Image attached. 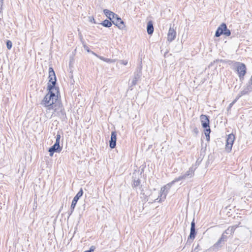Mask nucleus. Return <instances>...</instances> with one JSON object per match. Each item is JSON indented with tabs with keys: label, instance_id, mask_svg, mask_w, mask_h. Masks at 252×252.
<instances>
[{
	"label": "nucleus",
	"instance_id": "14",
	"mask_svg": "<svg viewBox=\"0 0 252 252\" xmlns=\"http://www.w3.org/2000/svg\"><path fill=\"white\" fill-rule=\"evenodd\" d=\"M62 148L60 147V145L54 144L49 149V152L50 153V156H52L54 152H60L62 151Z\"/></svg>",
	"mask_w": 252,
	"mask_h": 252
},
{
	"label": "nucleus",
	"instance_id": "22",
	"mask_svg": "<svg viewBox=\"0 0 252 252\" xmlns=\"http://www.w3.org/2000/svg\"><path fill=\"white\" fill-rule=\"evenodd\" d=\"M204 134L206 137V139L208 141L210 140V133L211 132V130L210 128V126L209 127L205 128Z\"/></svg>",
	"mask_w": 252,
	"mask_h": 252
},
{
	"label": "nucleus",
	"instance_id": "15",
	"mask_svg": "<svg viewBox=\"0 0 252 252\" xmlns=\"http://www.w3.org/2000/svg\"><path fill=\"white\" fill-rule=\"evenodd\" d=\"M238 226V225H237L230 226L226 230H225V231L224 232V233H225L226 234L232 235Z\"/></svg>",
	"mask_w": 252,
	"mask_h": 252
},
{
	"label": "nucleus",
	"instance_id": "1",
	"mask_svg": "<svg viewBox=\"0 0 252 252\" xmlns=\"http://www.w3.org/2000/svg\"><path fill=\"white\" fill-rule=\"evenodd\" d=\"M103 12L106 16L112 21V22L118 27L119 29L123 30L125 27L124 21L118 15L110 11L108 9H104Z\"/></svg>",
	"mask_w": 252,
	"mask_h": 252
},
{
	"label": "nucleus",
	"instance_id": "6",
	"mask_svg": "<svg viewBox=\"0 0 252 252\" xmlns=\"http://www.w3.org/2000/svg\"><path fill=\"white\" fill-rule=\"evenodd\" d=\"M237 71L240 80L244 79V77L246 73V65L243 63H238Z\"/></svg>",
	"mask_w": 252,
	"mask_h": 252
},
{
	"label": "nucleus",
	"instance_id": "25",
	"mask_svg": "<svg viewBox=\"0 0 252 252\" xmlns=\"http://www.w3.org/2000/svg\"><path fill=\"white\" fill-rule=\"evenodd\" d=\"M12 43L10 40H7L6 41V47L8 49L10 50L12 48Z\"/></svg>",
	"mask_w": 252,
	"mask_h": 252
},
{
	"label": "nucleus",
	"instance_id": "29",
	"mask_svg": "<svg viewBox=\"0 0 252 252\" xmlns=\"http://www.w3.org/2000/svg\"><path fill=\"white\" fill-rule=\"evenodd\" d=\"M95 249V248L94 246H92L90 248L89 250L86 251L84 252H93L94 251Z\"/></svg>",
	"mask_w": 252,
	"mask_h": 252
},
{
	"label": "nucleus",
	"instance_id": "4",
	"mask_svg": "<svg viewBox=\"0 0 252 252\" xmlns=\"http://www.w3.org/2000/svg\"><path fill=\"white\" fill-rule=\"evenodd\" d=\"M173 181L166 184L163 187L161 188L160 190L159 194L158 197L155 199V201L157 202H160L164 201L166 197L169 189H170L172 186L174 184Z\"/></svg>",
	"mask_w": 252,
	"mask_h": 252
},
{
	"label": "nucleus",
	"instance_id": "21",
	"mask_svg": "<svg viewBox=\"0 0 252 252\" xmlns=\"http://www.w3.org/2000/svg\"><path fill=\"white\" fill-rule=\"evenodd\" d=\"M100 24L105 27L109 28L112 26V22L108 20H105Z\"/></svg>",
	"mask_w": 252,
	"mask_h": 252
},
{
	"label": "nucleus",
	"instance_id": "19",
	"mask_svg": "<svg viewBox=\"0 0 252 252\" xmlns=\"http://www.w3.org/2000/svg\"><path fill=\"white\" fill-rule=\"evenodd\" d=\"M224 242H223L221 240H220V239L218 241V242L217 243H216L213 246V250H215V249H219V248H220L222 244H224Z\"/></svg>",
	"mask_w": 252,
	"mask_h": 252
},
{
	"label": "nucleus",
	"instance_id": "8",
	"mask_svg": "<svg viewBox=\"0 0 252 252\" xmlns=\"http://www.w3.org/2000/svg\"><path fill=\"white\" fill-rule=\"evenodd\" d=\"M83 194V189H80V190L78 191V192L77 193V194L74 196V197L72 201V203H71V207H70L71 210L70 213L69 214V216L71 215V214L72 213L78 200L82 196Z\"/></svg>",
	"mask_w": 252,
	"mask_h": 252
},
{
	"label": "nucleus",
	"instance_id": "26",
	"mask_svg": "<svg viewBox=\"0 0 252 252\" xmlns=\"http://www.w3.org/2000/svg\"><path fill=\"white\" fill-rule=\"evenodd\" d=\"M225 233H224V232L222 233L221 237L220 238V239L223 242H225L227 239V237L225 235Z\"/></svg>",
	"mask_w": 252,
	"mask_h": 252
},
{
	"label": "nucleus",
	"instance_id": "3",
	"mask_svg": "<svg viewBox=\"0 0 252 252\" xmlns=\"http://www.w3.org/2000/svg\"><path fill=\"white\" fill-rule=\"evenodd\" d=\"M49 82L48 83L47 88L49 91L54 90L58 93V89L55 87L56 84V77L53 68L50 67L49 68Z\"/></svg>",
	"mask_w": 252,
	"mask_h": 252
},
{
	"label": "nucleus",
	"instance_id": "13",
	"mask_svg": "<svg viewBox=\"0 0 252 252\" xmlns=\"http://www.w3.org/2000/svg\"><path fill=\"white\" fill-rule=\"evenodd\" d=\"M176 36V32L172 28H170L167 34V40L171 42L175 39Z\"/></svg>",
	"mask_w": 252,
	"mask_h": 252
},
{
	"label": "nucleus",
	"instance_id": "23",
	"mask_svg": "<svg viewBox=\"0 0 252 252\" xmlns=\"http://www.w3.org/2000/svg\"><path fill=\"white\" fill-rule=\"evenodd\" d=\"M140 184V181L139 179H138L137 180L134 179L133 184H132V187L133 188H136V187H138V186H139Z\"/></svg>",
	"mask_w": 252,
	"mask_h": 252
},
{
	"label": "nucleus",
	"instance_id": "16",
	"mask_svg": "<svg viewBox=\"0 0 252 252\" xmlns=\"http://www.w3.org/2000/svg\"><path fill=\"white\" fill-rule=\"evenodd\" d=\"M147 31L149 34H152L154 32V27L151 21L148 22L147 27Z\"/></svg>",
	"mask_w": 252,
	"mask_h": 252
},
{
	"label": "nucleus",
	"instance_id": "10",
	"mask_svg": "<svg viewBox=\"0 0 252 252\" xmlns=\"http://www.w3.org/2000/svg\"><path fill=\"white\" fill-rule=\"evenodd\" d=\"M195 223L194 222V219L191 222V227H190V232L189 235L188 237V241H189V239H191L192 241L194 240V239L196 235V231H195Z\"/></svg>",
	"mask_w": 252,
	"mask_h": 252
},
{
	"label": "nucleus",
	"instance_id": "2",
	"mask_svg": "<svg viewBox=\"0 0 252 252\" xmlns=\"http://www.w3.org/2000/svg\"><path fill=\"white\" fill-rule=\"evenodd\" d=\"M54 90L49 91V93L45 96L41 104L48 107L49 110L54 109V102L57 99Z\"/></svg>",
	"mask_w": 252,
	"mask_h": 252
},
{
	"label": "nucleus",
	"instance_id": "28",
	"mask_svg": "<svg viewBox=\"0 0 252 252\" xmlns=\"http://www.w3.org/2000/svg\"><path fill=\"white\" fill-rule=\"evenodd\" d=\"M200 250L199 245L197 244L191 252H198Z\"/></svg>",
	"mask_w": 252,
	"mask_h": 252
},
{
	"label": "nucleus",
	"instance_id": "32",
	"mask_svg": "<svg viewBox=\"0 0 252 252\" xmlns=\"http://www.w3.org/2000/svg\"><path fill=\"white\" fill-rule=\"evenodd\" d=\"M84 47L87 51V52H89V48L86 45H84Z\"/></svg>",
	"mask_w": 252,
	"mask_h": 252
},
{
	"label": "nucleus",
	"instance_id": "35",
	"mask_svg": "<svg viewBox=\"0 0 252 252\" xmlns=\"http://www.w3.org/2000/svg\"><path fill=\"white\" fill-rule=\"evenodd\" d=\"M94 22V19H93V20H92V22Z\"/></svg>",
	"mask_w": 252,
	"mask_h": 252
},
{
	"label": "nucleus",
	"instance_id": "31",
	"mask_svg": "<svg viewBox=\"0 0 252 252\" xmlns=\"http://www.w3.org/2000/svg\"><path fill=\"white\" fill-rule=\"evenodd\" d=\"M238 99H237V97L236 98V99L232 102L230 104H229V107H232V106L234 104V103H235L236 101L238 100Z\"/></svg>",
	"mask_w": 252,
	"mask_h": 252
},
{
	"label": "nucleus",
	"instance_id": "30",
	"mask_svg": "<svg viewBox=\"0 0 252 252\" xmlns=\"http://www.w3.org/2000/svg\"><path fill=\"white\" fill-rule=\"evenodd\" d=\"M120 63L121 64H123L125 65H126L127 64V61L126 60H121L120 61Z\"/></svg>",
	"mask_w": 252,
	"mask_h": 252
},
{
	"label": "nucleus",
	"instance_id": "11",
	"mask_svg": "<svg viewBox=\"0 0 252 252\" xmlns=\"http://www.w3.org/2000/svg\"><path fill=\"white\" fill-rule=\"evenodd\" d=\"M202 126L203 128L209 127V120L208 116L205 115H201L200 117Z\"/></svg>",
	"mask_w": 252,
	"mask_h": 252
},
{
	"label": "nucleus",
	"instance_id": "12",
	"mask_svg": "<svg viewBox=\"0 0 252 252\" xmlns=\"http://www.w3.org/2000/svg\"><path fill=\"white\" fill-rule=\"evenodd\" d=\"M117 140V133L116 131H112L111 135V139L109 141V146L111 149H113L116 146Z\"/></svg>",
	"mask_w": 252,
	"mask_h": 252
},
{
	"label": "nucleus",
	"instance_id": "5",
	"mask_svg": "<svg viewBox=\"0 0 252 252\" xmlns=\"http://www.w3.org/2000/svg\"><path fill=\"white\" fill-rule=\"evenodd\" d=\"M195 169L193 167H190L189 170L184 174L181 175L178 178H175L173 181L174 183L181 181L185 180L187 179L190 178L194 176Z\"/></svg>",
	"mask_w": 252,
	"mask_h": 252
},
{
	"label": "nucleus",
	"instance_id": "17",
	"mask_svg": "<svg viewBox=\"0 0 252 252\" xmlns=\"http://www.w3.org/2000/svg\"><path fill=\"white\" fill-rule=\"evenodd\" d=\"M140 76V75L138 73H137L136 74H134V77L131 81V83L130 86V88L131 90L132 89V87L135 86L137 84V81L139 79Z\"/></svg>",
	"mask_w": 252,
	"mask_h": 252
},
{
	"label": "nucleus",
	"instance_id": "9",
	"mask_svg": "<svg viewBox=\"0 0 252 252\" xmlns=\"http://www.w3.org/2000/svg\"><path fill=\"white\" fill-rule=\"evenodd\" d=\"M235 139L234 135L230 134L227 136L226 143V150L230 151L231 149Z\"/></svg>",
	"mask_w": 252,
	"mask_h": 252
},
{
	"label": "nucleus",
	"instance_id": "20",
	"mask_svg": "<svg viewBox=\"0 0 252 252\" xmlns=\"http://www.w3.org/2000/svg\"><path fill=\"white\" fill-rule=\"evenodd\" d=\"M221 34H223L222 24L218 28L215 33V36L216 37H219Z\"/></svg>",
	"mask_w": 252,
	"mask_h": 252
},
{
	"label": "nucleus",
	"instance_id": "27",
	"mask_svg": "<svg viewBox=\"0 0 252 252\" xmlns=\"http://www.w3.org/2000/svg\"><path fill=\"white\" fill-rule=\"evenodd\" d=\"M104 61L109 63H113L115 62V60L113 59L106 58V59H104Z\"/></svg>",
	"mask_w": 252,
	"mask_h": 252
},
{
	"label": "nucleus",
	"instance_id": "18",
	"mask_svg": "<svg viewBox=\"0 0 252 252\" xmlns=\"http://www.w3.org/2000/svg\"><path fill=\"white\" fill-rule=\"evenodd\" d=\"M222 30L223 31V34L228 36L231 34V32L229 29H227V26L225 23H222Z\"/></svg>",
	"mask_w": 252,
	"mask_h": 252
},
{
	"label": "nucleus",
	"instance_id": "33",
	"mask_svg": "<svg viewBox=\"0 0 252 252\" xmlns=\"http://www.w3.org/2000/svg\"><path fill=\"white\" fill-rule=\"evenodd\" d=\"M99 59H101V60H103V61H104V59H106V58H105L103 57H100Z\"/></svg>",
	"mask_w": 252,
	"mask_h": 252
},
{
	"label": "nucleus",
	"instance_id": "34",
	"mask_svg": "<svg viewBox=\"0 0 252 252\" xmlns=\"http://www.w3.org/2000/svg\"><path fill=\"white\" fill-rule=\"evenodd\" d=\"M194 132H195V133H197V132H198V130H197V128H195V129H194Z\"/></svg>",
	"mask_w": 252,
	"mask_h": 252
},
{
	"label": "nucleus",
	"instance_id": "36",
	"mask_svg": "<svg viewBox=\"0 0 252 252\" xmlns=\"http://www.w3.org/2000/svg\"><path fill=\"white\" fill-rule=\"evenodd\" d=\"M94 22V19H93V20H92V22Z\"/></svg>",
	"mask_w": 252,
	"mask_h": 252
},
{
	"label": "nucleus",
	"instance_id": "7",
	"mask_svg": "<svg viewBox=\"0 0 252 252\" xmlns=\"http://www.w3.org/2000/svg\"><path fill=\"white\" fill-rule=\"evenodd\" d=\"M252 91V76L247 85V86L240 92L237 96V99H239L242 95H245L249 93Z\"/></svg>",
	"mask_w": 252,
	"mask_h": 252
},
{
	"label": "nucleus",
	"instance_id": "24",
	"mask_svg": "<svg viewBox=\"0 0 252 252\" xmlns=\"http://www.w3.org/2000/svg\"><path fill=\"white\" fill-rule=\"evenodd\" d=\"M56 142H55V144H57V145H60V139H61V135H60V134H58L56 135Z\"/></svg>",
	"mask_w": 252,
	"mask_h": 252
}]
</instances>
